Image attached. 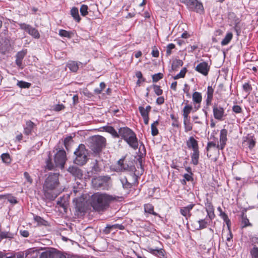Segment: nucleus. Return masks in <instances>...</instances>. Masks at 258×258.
I'll use <instances>...</instances> for the list:
<instances>
[{"instance_id": "1", "label": "nucleus", "mask_w": 258, "mask_h": 258, "mask_svg": "<svg viewBox=\"0 0 258 258\" xmlns=\"http://www.w3.org/2000/svg\"><path fill=\"white\" fill-rule=\"evenodd\" d=\"M58 176L57 173H50L45 179L43 189L44 195L49 199H54L61 192L57 189L59 184Z\"/></svg>"}, {"instance_id": "2", "label": "nucleus", "mask_w": 258, "mask_h": 258, "mask_svg": "<svg viewBox=\"0 0 258 258\" xmlns=\"http://www.w3.org/2000/svg\"><path fill=\"white\" fill-rule=\"evenodd\" d=\"M115 200V197L106 194L96 192L91 196V205L95 211H102L106 210L110 203Z\"/></svg>"}, {"instance_id": "3", "label": "nucleus", "mask_w": 258, "mask_h": 258, "mask_svg": "<svg viewBox=\"0 0 258 258\" xmlns=\"http://www.w3.org/2000/svg\"><path fill=\"white\" fill-rule=\"evenodd\" d=\"M76 156L74 163L79 165L85 164L88 159V152L86 149L85 146L80 144L74 152Z\"/></svg>"}, {"instance_id": "4", "label": "nucleus", "mask_w": 258, "mask_h": 258, "mask_svg": "<svg viewBox=\"0 0 258 258\" xmlns=\"http://www.w3.org/2000/svg\"><path fill=\"white\" fill-rule=\"evenodd\" d=\"M106 139L101 136H96L91 139L90 146L95 153H99L106 145Z\"/></svg>"}, {"instance_id": "5", "label": "nucleus", "mask_w": 258, "mask_h": 258, "mask_svg": "<svg viewBox=\"0 0 258 258\" xmlns=\"http://www.w3.org/2000/svg\"><path fill=\"white\" fill-rule=\"evenodd\" d=\"M40 258H66V256L53 248H48L41 254Z\"/></svg>"}, {"instance_id": "6", "label": "nucleus", "mask_w": 258, "mask_h": 258, "mask_svg": "<svg viewBox=\"0 0 258 258\" xmlns=\"http://www.w3.org/2000/svg\"><path fill=\"white\" fill-rule=\"evenodd\" d=\"M182 3L186 5L188 8L197 13H201L204 10L202 4L197 0H181Z\"/></svg>"}, {"instance_id": "7", "label": "nucleus", "mask_w": 258, "mask_h": 258, "mask_svg": "<svg viewBox=\"0 0 258 258\" xmlns=\"http://www.w3.org/2000/svg\"><path fill=\"white\" fill-rule=\"evenodd\" d=\"M67 160L66 153L64 150H59L54 156V162L56 166L61 168H63Z\"/></svg>"}, {"instance_id": "8", "label": "nucleus", "mask_w": 258, "mask_h": 258, "mask_svg": "<svg viewBox=\"0 0 258 258\" xmlns=\"http://www.w3.org/2000/svg\"><path fill=\"white\" fill-rule=\"evenodd\" d=\"M207 151L208 152L207 156L209 157L214 155L219 154V151L220 149L219 144H217L213 142H209L207 147Z\"/></svg>"}, {"instance_id": "9", "label": "nucleus", "mask_w": 258, "mask_h": 258, "mask_svg": "<svg viewBox=\"0 0 258 258\" xmlns=\"http://www.w3.org/2000/svg\"><path fill=\"white\" fill-rule=\"evenodd\" d=\"M129 145V146L136 150L138 147V139L136 137V134L133 131L128 136L127 138L124 140Z\"/></svg>"}, {"instance_id": "10", "label": "nucleus", "mask_w": 258, "mask_h": 258, "mask_svg": "<svg viewBox=\"0 0 258 258\" xmlns=\"http://www.w3.org/2000/svg\"><path fill=\"white\" fill-rule=\"evenodd\" d=\"M195 70L204 76H207L210 70V66L206 62H202L197 66Z\"/></svg>"}, {"instance_id": "11", "label": "nucleus", "mask_w": 258, "mask_h": 258, "mask_svg": "<svg viewBox=\"0 0 258 258\" xmlns=\"http://www.w3.org/2000/svg\"><path fill=\"white\" fill-rule=\"evenodd\" d=\"M92 183L94 188L98 189L106 183V181L103 177L99 176L93 178L92 180Z\"/></svg>"}, {"instance_id": "12", "label": "nucleus", "mask_w": 258, "mask_h": 258, "mask_svg": "<svg viewBox=\"0 0 258 258\" xmlns=\"http://www.w3.org/2000/svg\"><path fill=\"white\" fill-rule=\"evenodd\" d=\"M195 205L194 204H191L187 206L181 208L180 209V214L186 219L190 217L191 215L190 211L193 209Z\"/></svg>"}, {"instance_id": "13", "label": "nucleus", "mask_w": 258, "mask_h": 258, "mask_svg": "<svg viewBox=\"0 0 258 258\" xmlns=\"http://www.w3.org/2000/svg\"><path fill=\"white\" fill-rule=\"evenodd\" d=\"M227 131L225 129H223L220 132L219 147L221 150H223L225 147L227 140Z\"/></svg>"}, {"instance_id": "14", "label": "nucleus", "mask_w": 258, "mask_h": 258, "mask_svg": "<svg viewBox=\"0 0 258 258\" xmlns=\"http://www.w3.org/2000/svg\"><path fill=\"white\" fill-rule=\"evenodd\" d=\"M224 109L217 106L213 107V114L214 117L218 120H221L224 115Z\"/></svg>"}, {"instance_id": "15", "label": "nucleus", "mask_w": 258, "mask_h": 258, "mask_svg": "<svg viewBox=\"0 0 258 258\" xmlns=\"http://www.w3.org/2000/svg\"><path fill=\"white\" fill-rule=\"evenodd\" d=\"M188 148L192 149L193 151L199 150L198 144L193 137H190L186 142Z\"/></svg>"}, {"instance_id": "16", "label": "nucleus", "mask_w": 258, "mask_h": 258, "mask_svg": "<svg viewBox=\"0 0 258 258\" xmlns=\"http://www.w3.org/2000/svg\"><path fill=\"white\" fill-rule=\"evenodd\" d=\"M202 96L200 93L195 92L192 94V101L194 103L198 104L197 106H195L196 110L199 109L200 107V103L202 102Z\"/></svg>"}, {"instance_id": "17", "label": "nucleus", "mask_w": 258, "mask_h": 258, "mask_svg": "<svg viewBox=\"0 0 258 258\" xmlns=\"http://www.w3.org/2000/svg\"><path fill=\"white\" fill-rule=\"evenodd\" d=\"M68 171L73 176L78 178H81L83 175L82 170L76 166L70 167Z\"/></svg>"}, {"instance_id": "18", "label": "nucleus", "mask_w": 258, "mask_h": 258, "mask_svg": "<svg viewBox=\"0 0 258 258\" xmlns=\"http://www.w3.org/2000/svg\"><path fill=\"white\" fill-rule=\"evenodd\" d=\"M206 209L207 213V216L210 220H212L215 217L214 209L211 203H207L206 204Z\"/></svg>"}, {"instance_id": "19", "label": "nucleus", "mask_w": 258, "mask_h": 258, "mask_svg": "<svg viewBox=\"0 0 258 258\" xmlns=\"http://www.w3.org/2000/svg\"><path fill=\"white\" fill-rule=\"evenodd\" d=\"M132 132V131L128 127H122L119 129L118 134L119 137H121L124 140L127 138Z\"/></svg>"}, {"instance_id": "20", "label": "nucleus", "mask_w": 258, "mask_h": 258, "mask_svg": "<svg viewBox=\"0 0 258 258\" xmlns=\"http://www.w3.org/2000/svg\"><path fill=\"white\" fill-rule=\"evenodd\" d=\"M35 124L31 120H28L26 123V126L24 128V134L26 135H29L31 134Z\"/></svg>"}, {"instance_id": "21", "label": "nucleus", "mask_w": 258, "mask_h": 258, "mask_svg": "<svg viewBox=\"0 0 258 258\" xmlns=\"http://www.w3.org/2000/svg\"><path fill=\"white\" fill-rule=\"evenodd\" d=\"M255 140L251 136L246 138L243 141V144L248 146L250 150L255 146Z\"/></svg>"}, {"instance_id": "22", "label": "nucleus", "mask_w": 258, "mask_h": 258, "mask_svg": "<svg viewBox=\"0 0 258 258\" xmlns=\"http://www.w3.org/2000/svg\"><path fill=\"white\" fill-rule=\"evenodd\" d=\"M26 50H22V51L17 53L16 55V63L19 67L21 66L22 59L26 54Z\"/></svg>"}, {"instance_id": "23", "label": "nucleus", "mask_w": 258, "mask_h": 258, "mask_svg": "<svg viewBox=\"0 0 258 258\" xmlns=\"http://www.w3.org/2000/svg\"><path fill=\"white\" fill-rule=\"evenodd\" d=\"M102 131L106 132L115 138H119V136L117 132L114 128L111 126H104L101 127Z\"/></svg>"}, {"instance_id": "24", "label": "nucleus", "mask_w": 258, "mask_h": 258, "mask_svg": "<svg viewBox=\"0 0 258 258\" xmlns=\"http://www.w3.org/2000/svg\"><path fill=\"white\" fill-rule=\"evenodd\" d=\"M148 251L152 254L157 256L160 258L164 256V251L162 249H153L151 247H148Z\"/></svg>"}, {"instance_id": "25", "label": "nucleus", "mask_w": 258, "mask_h": 258, "mask_svg": "<svg viewBox=\"0 0 258 258\" xmlns=\"http://www.w3.org/2000/svg\"><path fill=\"white\" fill-rule=\"evenodd\" d=\"M151 107L148 105L145 108L142 106H139V110L143 117L149 116V113L150 111Z\"/></svg>"}, {"instance_id": "26", "label": "nucleus", "mask_w": 258, "mask_h": 258, "mask_svg": "<svg viewBox=\"0 0 258 258\" xmlns=\"http://www.w3.org/2000/svg\"><path fill=\"white\" fill-rule=\"evenodd\" d=\"M192 109V107L190 105H186L183 109V118L186 119L188 117L189 114L190 113Z\"/></svg>"}, {"instance_id": "27", "label": "nucleus", "mask_w": 258, "mask_h": 258, "mask_svg": "<svg viewBox=\"0 0 258 258\" xmlns=\"http://www.w3.org/2000/svg\"><path fill=\"white\" fill-rule=\"evenodd\" d=\"M71 15L74 18V19L78 22H79L80 21L81 18L80 17V16L79 15V11L78 9L74 7L71 9Z\"/></svg>"}, {"instance_id": "28", "label": "nucleus", "mask_w": 258, "mask_h": 258, "mask_svg": "<svg viewBox=\"0 0 258 258\" xmlns=\"http://www.w3.org/2000/svg\"><path fill=\"white\" fill-rule=\"evenodd\" d=\"M113 229H119L121 230L124 229V226L122 225L118 224H115L113 225H108L106 227L105 231H106V232H109L110 230Z\"/></svg>"}, {"instance_id": "29", "label": "nucleus", "mask_w": 258, "mask_h": 258, "mask_svg": "<svg viewBox=\"0 0 258 258\" xmlns=\"http://www.w3.org/2000/svg\"><path fill=\"white\" fill-rule=\"evenodd\" d=\"M199 158V150L194 151L191 155V162L196 165L198 164V160Z\"/></svg>"}, {"instance_id": "30", "label": "nucleus", "mask_w": 258, "mask_h": 258, "mask_svg": "<svg viewBox=\"0 0 258 258\" xmlns=\"http://www.w3.org/2000/svg\"><path fill=\"white\" fill-rule=\"evenodd\" d=\"M67 67L72 72H76L78 70L79 67L78 63L75 61H70L68 64Z\"/></svg>"}, {"instance_id": "31", "label": "nucleus", "mask_w": 258, "mask_h": 258, "mask_svg": "<svg viewBox=\"0 0 258 258\" xmlns=\"http://www.w3.org/2000/svg\"><path fill=\"white\" fill-rule=\"evenodd\" d=\"M233 37V34L232 33L229 32L228 33L224 38L223 39V40L221 42V45H226L228 44L229 42L231 41Z\"/></svg>"}, {"instance_id": "32", "label": "nucleus", "mask_w": 258, "mask_h": 258, "mask_svg": "<svg viewBox=\"0 0 258 258\" xmlns=\"http://www.w3.org/2000/svg\"><path fill=\"white\" fill-rule=\"evenodd\" d=\"M183 65V61L180 59H175L173 61L171 68L172 70L175 71L176 69Z\"/></svg>"}, {"instance_id": "33", "label": "nucleus", "mask_w": 258, "mask_h": 258, "mask_svg": "<svg viewBox=\"0 0 258 258\" xmlns=\"http://www.w3.org/2000/svg\"><path fill=\"white\" fill-rule=\"evenodd\" d=\"M28 33L34 38L38 39L40 37V34L37 30L32 27H30Z\"/></svg>"}, {"instance_id": "34", "label": "nucleus", "mask_w": 258, "mask_h": 258, "mask_svg": "<svg viewBox=\"0 0 258 258\" xmlns=\"http://www.w3.org/2000/svg\"><path fill=\"white\" fill-rule=\"evenodd\" d=\"M92 166L91 167L92 169L91 172L93 174H96L99 172L100 170V169L99 167L98 162L97 160H95L94 162L92 163Z\"/></svg>"}, {"instance_id": "35", "label": "nucleus", "mask_w": 258, "mask_h": 258, "mask_svg": "<svg viewBox=\"0 0 258 258\" xmlns=\"http://www.w3.org/2000/svg\"><path fill=\"white\" fill-rule=\"evenodd\" d=\"M183 124L184 126L185 131L186 132H189L192 130V124L190 122L189 120L188 119V118L186 119L183 118Z\"/></svg>"}, {"instance_id": "36", "label": "nucleus", "mask_w": 258, "mask_h": 258, "mask_svg": "<svg viewBox=\"0 0 258 258\" xmlns=\"http://www.w3.org/2000/svg\"><path fill=\"white\" fill-rule=\"evenodd\" d=\"M199 227L197 228V229H201L205 228L208 224V219H201L198 221Z\"/></svg>"}, {"instance_id": "37", "label": "nucleus", "mask_w": 258, "mask_h": 258, "mask_svg": "<svg viewBox=\"0 0 258 258\" xmlns=\"http://www.w3.org/2000/svg\"><path fill=\"white\" fill-rule=\"evenodd\" d=\"M59 35L61 37L71 38L73 36V33L61 29L59 31Z\"/></svg>"}, {"instance_id": "38", "label": "nucleus", "mask_w": 258, "mask_h": 258, "mask_svg": "<svg viewBox=\"0 0 258 258\" xmlns=\"http://www.w3.org/2000/svg\"><path fill=\"white\" fill-rule=\"evenodd\" d=\"M248 226H251V224L249 222V220L246 216L243 214L242 215L241 227L244 228Z\"/></svg>"}, {"instance_id": "39", "label": "nucleus", "mask_w": 258, "mask_h": 258, "mask_svg": "<svg viewBox=\"0 0 258 258\" xmlns=\"http://www.w3.org/2000/svg\"><path fill=\"white\" fill-rule=\"evenodd\" d=\"M144 209L145 212L152 214L153 215H156V214L154 212V208L152 205L149 204L145 205Z\"/></svg>"}, {"instance_id": "40", "label": "nucleus", "mask_w": 258, "mask_h": 258, "mask_svg": "<svg viewBox=\"0 0 258 258\" xmlns=\"http://www.w3.org/2000/svg\"><path fill=\"white\" fill-rule=\"evenodd\" d=\"M187 70L186 68H183L179 74L175 76L173 78L174 80H177L180 78H183L184 77L185 74L186 73Z\"/></svg>"}, {"instance_id": "41", "label": "nucleus", "mask_w": 258, "mask_h": 258, "mask_svg": "<svg viewBox=\"0 0 258 258\" xmlns=\"http://www.w3.org/2000/svg\"><path fill=\"white\" fill-rule=\"evenodd\" d=\"M1 158L3 162L8 164L11 162L10 155L8 153H4L1 155Z\"/></svg>"}, {"instance_id": "42", "label": "nucleus", "mask_w": 258, "mask_h": 258, "mask_svg": "<svg viewBox=\"0 0 258 258\" xmlns=\"http://www.w3.org/2000/svg\"><path fill=\"white\" fill-rule=\"evenodd\" d=\"M6 199H7L10 203L13 204H16L18 203L16 198L12 196L11 194H6Z\"/></svg>"}, {"instance_id": "43", "label": "nucleus", "mask_w": 258, "mask_h": 258, "mask_svg": "<svg viewBox=\"0 0 258 258\" xmlns=\"http://www.w3.org/2000/svg\"><path fill=\"white\" fill-rule=\"evenodd\" d=\"M17 85L21 88H28L30 87L31 84L28 82L20 81L18 82Z\"/></svg>"}, {"instance_id": "44", "label": "nucleus", "mask_w": 258, "mask_h": 258, "mask_svg": "<svg viewBox=\"0 0 258 258\" xmlns=\"http://www.w3.org/2000/svg\"><path fill=\"white\" fill-rule=\"evenodd\" d=\"M120 181L124 188H128L132 186L131 184L127 181L125 177L122 178Z\"/></svg>"}, {"instance_id": "45", "label": "nucleus", "mask_w": 258, "mask_h": 258, "mask_svg": "<svg viewBox=\"0 0 258 258\" xmlns=\"http://www.w3.org/2000/svg\"><path fill=\"white\" fill-rule=\"evenodd\" d=\"M88 8L87 5H83L81 6L80 8V12L83 16H85L88 14Z\"/></svg>"}, {"instance_id": "46", "label": "nucleus", "mask_w": 258, "mask_h": 258, "mask_svg": "<svg viewBox=\"0 0 258 258\" xmlns=\"http://www.w3.org/2000/svg\"><path fill=\"white\" fill-rule=\"evenodd\" d=\"M163 77V74L159 73L158 74H154L152 76L153 81L154 82H158L159 80L162 79Z\"/></svg>"}, {"instance_id": "47", "label": "nucleus", "mask_w": 258, "mask_h": 258, "mask_svg": "<svg viewBox=\"0 0 258 258\" xmlns=\"http://www.w3.org/2000/svg\"><path fill=\"white\" fill-rule=\"evenodd\" d=\"M153 88H154V91L157 95L159 96L162 94L163 91L160 88V86H159L158 85H153Z\"/></svg>"}, {"instance_id": "48", "label": "nucleus", "mask_w": 258, "mask_h": 258, "mask_svg": "<svg viewBox=\"0 0 258 258\" xmlns=\"http://www.w3.org/2000/svg\"><path fill=\"white\" fill-rule=\"evenodd\" d=\"M252 258H258V247H253L250 251Z\"/></svg>"}, {"instance_id": "49", "label": "nucleus", "mask_w": 258, "mask_h": 258, "mask_svg": "<svg viewBox=\"0 0 258 258\" xmlns=\"http://www.w3.org/2000/svg\"><path fill=\"white\" fill-rule=\"evenodd\" d=\"M175 48V45L173 43L169 44L167 46L166 55L169 56L171 53V50Z\"/></svg>"}, {"instance_id": "50", "label": "nucleus", "mask_w": 258, "mask_h": 258, "mask_svg": "<svg viewBox=\"0 0 258 258\" xmlns=\"http://www.w3.org/2000/svg\"><path fill=\"white\" fill-rule=\"evenodd\" d=\"M232 238H233L232 234L230 230H229L228 233L227 234V236L226 238V240H227L226 244L228 246H231L230 241H231V239H232Z\"/></svg>"}, {"instance_id": "51", "label": "nucleus", "mask_w": 258, "mask_h": 258, "mask_svg": "<svg viewBox=\"0 0 258 258\" xmlns=\"http://www.w3.org/2000/svg\"><path fill=\"white\" fill-rule=\"evenodd\" d=\"M72 142V137H68L66 138L64 140L63 143L64 146L67 149H68V147L70 145V144Z\"/></svg>"}, {"instance_id": "52", "label": "nucleus", "mask_w": 258, "mask_h": 258, "mask_svg": "<svg viewBox=\"0 0 258 258\" xmlns=\"http://www.w3.org/2000/svg\"><path fill=\"white\" fill-rule=\"evenodd\" d=\"M19 25L21 29L28 32L29 29L31 27L30 25L26 24L25 23H19Z\"/></svg>"}, {"instance_id": "53", "label": "nucleus", "mask_w": 258, "mask_h": 258, "mask_svg": "<svg viewBox=\"0 0 258 258\" xmlns=\"http://www.w3.org/2000/svg\"><path fill=\"white\" fill-rule=\"evenodd\" d=\"M220 216L228 225L230 220L228 219L227 215L224 212H221Z\"/></svg>"}, {"instance_id": "54", "label": "nucleus", "mask_w": 258, "mask_h": 258, "mask_svg": "<svg viewBox=\"0 0 258 258\" xmlns=\"http://www.w3.org/2000/svg\"><path fill=\"white\" fill-rule=\"evenodd\" d=\"M243 89L247 93H249L252 88L249 83H245L242 86Z\"/></svg>"}, {"instance_id": "55", "label": "nucleus", "mask_w": 258, "mask_h": 258, "mask_svg": "<svg viewBox=\"0 0 258 258\" xmlns=\"http://www.w3.org/2000/svg\"><path fill=\"white\" fill-rule=\"evenodd\" d=\"M214 93V89L212 86H208L207 88V97H212Z\"/></svg>"}, {"instance_id": "56", "label": "nucleus", "mask_w": 258, "mask_h": 258, "mask_svg": "<svg viewBox=\"0 0 258 258\" xmlns=\"http://www.w3.org/2000/svg\"><path fill=\"white\" fill-rule=\"evenodd\" d=\"M64 108V106L62 104H57L54 106L53 110L56 111H60Z\"/></svg>"}, {"instance_id": "57", "label": "nucleus", "mask_w": 258, "mask_h": 258, "mask_svg": "<svg viewBox=\"0 0 258 258\" xmlns=\"http://www.w3.org/2000/svg\"><path fill=\"white\" fill-rule=\"evenodd\" d=\"M151 133L153 136H156L158 134V130L157 126L151 125Z\"/></svg>"}, {"instance_id": "58", "label": "nucleus", "mask_w": 258, "mask_h": 258, "mask_svg": "<svg viewBox=\"0 0 258 258\" xmlns=\"http://www.w3.org/2000/svg\"><path fill=\"white\" fill-rule=\"evenodd\" d=\"M232 110L237 113H240L241 111V108L239 105H234L232 107Z\"/></svg>"}, {"instance_id": "59", "label": "nucleus", "mask_w": 258, "mask_h": 258, "mask_svg": "<svg viewBox=\"0 0 258 258\" xmlns=\"http://www.w3.org/2000/svg\"><path fill=\"white\" fill-rule=\"evenodd\" d=\"M24 175L28 182H29L30 183H32V179L30 177V176L28 172H25L24 173Z\"/></svg>"}, {"instance_id": "60", "label": "nucleus", "mask_w": 258, "mask_h": 258, "mask_svg": "<svg viewBox=\"0 0 258 258\" xmlns=\"http://www.w3.org/2000/svg\"><path fill=\"white\" fill-rule=\"evenodd\" d=\"M159 51L157 49L154 48L152 50V54L153 56L157 57L159 56Z\"/></svg>"}, {"instance_id": "61", "label": "nucleus", "mask_w": 258, "mask_h": 258, "mask_svg": "<svg viewBox=\"0 0 258 258\" xmlns=\"http://www.w3.org/2000/svg\"><path fill=\"white\" fill-rule=\"evenodd\" d=\"M164 99L163 97H159L158 98H157V99H156V103L158 104H162L164 103Z\"/></svg>"}, {"instance_id": "62", "label": "nucleus", "mask_w": 258, "mask_h": 258, "mask_svg": "<svg viewBox=\"0 0 258 258\" xmlns=\"http://www.w3.org/2000/svg\"><path fill=\"white\" fill-rule=\"evenodd\" d=\"M20 233H21V235H22L24 237H27L29 236V232L27 230H23V231L21 230Z\"/></svg>"}, {"instance_id": "63", "label": "nucleus", "mask_w": 258, "mask_h": 258, "mask_svg": "<svg viewBox=\"0 0 258 258\" xmlns=\"http://www.w3.org/2000/svg\"><path fill=\"white\" fill-rule=\"evenodd\" d=\"M123 161H124L123 159H120L118 161V164L120 166L121 170L125 169V167H124V165H123Z\"/></svg>"}, {"instance_id": "64", "label": "nucleus", "mask_w": 258, "mask_h": 258, "mask_svg": "<svg viewBox=\"0 0 258 258\" xmlns=\"http://www.w3.org/2000/svg\"><path fill=\"white\" fill-rule=\"evenodd\" d=\"M191 174H185L184 175V179L187 181H190L192 179V177L191 176Z\"/></svg>"}]
</instances>
